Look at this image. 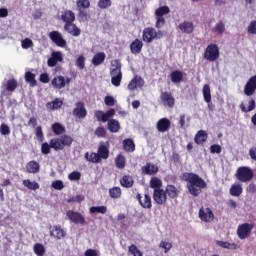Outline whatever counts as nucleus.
I'll return each instance as SVG.
<instances>
[{"label": "nucleus", "instance_id": "nucleus-8", "mask_svg": "<svg viewBox=\"0 0 256 256\" xmlns=\"http://www.w3.org/2000/svg\"><path fill=\"white\" fill-rule=\"evenodd\" d=\"M49 38L57 47L65 48L67 47V40L63 38V34L59 31H52L49 33Z\"/></svg>", "mask_w": 256, "mask_h": 256}, {"label": "nucleus", "instance_id": "nucleus-36", "mask_svg": "<svg viewBox=\"0 0 256 256\" xmlns=\"http://www.w3.org/2000/svg\"><path fill=\"white\" fill-rule=\"evenodd\" d=\"M134 183L135 181L133 180V177L129 175H124L120 180V185H122V187H125L126 189H131Z\"/></svg>", "mask_w": 256, "mask_h": 256}, {"label": "nucleus", "instance_id": "nucleus-29", "mask_svg": "<svg viewBox=\"0 0 256 256\" xmlns=\"http://www.w3.org/2000/svg\"><path fill=\"white\" fill-rule=\"evenodd\" d=\"M41 171V165L35 160H31L26 164V173H39Z\"/></svg>", "mask_w": 256, "mask_h": 256}, {"label": "nucleus", "instance_id": "nucleus-52", "mask_svg": "<svg viewBox=\"0 0 256 256\" xmlns=\"http://www.w3.org/2000/svg\"><path fill=\"white\" fill-rule=\"evenodd\" d=\"M90 213H101L105 215L107 213V206H92L90 208Z\"/></svg>", "mask_w": 256, "mask_h": 256}, {"label": "nucleus", "instance_id": "nucleus-12", "mask_svg": "<svg viewBox=\"0 0 256 256\" xmlns=\"http://www.w3.org/2000/svg\"><path fill=\"white\" fill-rule=\"evenodd\" d=\"M94 115H95L97 121L102 122V123H107V121H109V119H111V117L115 116V109L111 108L107 112L97 110Z\"/></svg>", "mask_w": 256, "mask_h": 256}, {"label": "nucleus", "instance_id": "nucleus-10", "mask_svg": "<svg viewBox=\"0 0 256 256\" xmlns=\"http://www.w3.org/2000/svg\"><path fill=\"white\" fill-rule=\"evenodd\" d=\"M253 224L244 223L238 226L237 235L239 239H247L249 235H251V231H253Z\"/></svg>", "mask_w": 256, "mask_h": 256}, {"label": "nucleus", "instance_id": "nucleus-32", "mask_svg": "<svg viewBox=\"0 0 256 256\" xmlns=\"http://www.w3.org/2000/svg\"><path fill=\"white\" fill-rule=\"evenodd\" d=\"M208 139V134L205 130H199L194 136V142L197 145H203Z\"/></svg>", "mask_w": 256, "mask_h": 256}, {"label": "nucleus", "instance_id": "nucleus-46", "mask_svg": "<svg viewBox=\"0 0 256 256\" xmlns=\"http://www.w3.org/2000/svg\"><path fill=\"white\" fill-rule=\"evenodd\" d=\"M52 131L55 135H63L65 133V127L61 123L56 122L52 125Z\"/></svg>", "mask_w": 256, "mask_h": 256}, {"label": "nucleus", "instance_id": "nucleus-56", "mask_svg": "<svg viewBox=\"0 0 256 256\" xmlns=\"http://www.w3.org/2000/svg\"><path fill=\"white\" fill-rule=\"evenodd\" d=\"M111 83L114 87H119L121 85V81L123 79V74H119L117 76H111Z\"/></svg>", "mask_w": 256, "mask_h": 256}, {"label": "nucleus", "instance_id": "nucleus-43", "mask_svg": "<svg viewBox=\"0 0 256 256\" xmlns=\"http://www.w3.org/2000/svg\"><path fill=\"white\" fill-rule=\"evenodd\" d=\"M121 187H113L109 189V196L111 197V199H121Z\"/></svg>", "mask_w": 256, "mask_h": 256}, {"label": "nucleus", "instance_id": "nucleus-5", "mask_svg": "<svg viewBox=\"0 0 256 256\" xmlns=\"http://www.w3.org/2000/svg\"><path fill=\"white\" fill-rule=\"evenodd\" d=\"M219 57V46L217 44H209L204 51V59L210 63H214Z\"/></svg>", "mask_w": 256, "mask_h": 256}, {"label": "nucleus", "instance_id": "nucleus-50", "mask_svg": "<svg viewBox=\"0 0 256 256\" xmlns=\"http://www.w3.org/2000/svg\"><path fill=\"white\" fill-rule=\"evenodd\" d=\"M117 169H125V156L119 154L115 159Z\"/></svg>", "mask_w": 256, "mask_h": 256}, {"label": "nucleus", "instance_id": "nucleus-26", "mask_svg": "<svg viewBox=\"0 0 256 256\" xmlns=\"http://www.w3.org/2000/svg\"><path fill=\"white\" fill-rule=\"evenodd\" d=\"M61 21L68 25L69 23H75V12L72 10H65L61 14Z\"/></svg>", "mask_w": 256, "mask_h": 256}, {"label": "nucleus", "instance_id": "nucleus-60", "mask_svg": "<svg viewBox=\"0 0 256 256\" xmlns=\"http://www.w3.org/2000/svg\"><path fill=\"white\" fill-rule=\"evenodd\" d=\"M70 181H79L81 179V172L73 171L68 175Z\"/></svg>", "mask_w": 256, "mask_h": 256}, {"label": "nucleus", "instance_id": "nucleus-25", "mask_svg": "<svg viewBox=\"0 0 256 256\" xmlns=\"http://www.w3.org/2000/svg\"><path fill=\"white\" fill-rule=\"evenodd\" d=\"M145 85V80L141 76H134V78L129 82L128 89L129 91H135L137 87H143Z\"/></svg>", "mask_w": 256, "mask_h": 256}, {"label": "nucleus", "instance_id": "nucleus-57", "mask_svg": "<svg viewBox=\"0 0 256 256\" xmlns=\"http://www.w3.org/2000/svg\"><path fill=\"white\" fill-rule=\"evenodd\" d=\"M33 40L30 38H25L24 40L21 41V47L22 49H31L33 47Z\"/></svg>", "mask_w": 256, "mask_h": 256}, {"label": "nucleus", "instance_id": "nucleus-37", "mask_svg": "<svg viewBox=\"0 0 256 256\" xmlns=\"http://www.w3.org/2000/svg\"><path fill=\"white\" fill-rule=\"evenodd\" d=\"M243 193V186L241 184H233L230 187V195H232V197H241Z\"/></svg>", "mask_w": 256, "mask_h": 256}, {"label": "nucleus", "instance_id": "nucleus-55", "mask_svg": "<svg viewBox=\"0 0 256 256\" xmlns=\"http://www.w3.org/2000/svg\"><path fill=\"white\" fill-rule=\"evenodd\" d=\"M214 31L219 35H223L225 33V24L223 23V21H220L215 25Z\"/></svg>", "mask_w": 256, "mask_h": 256}, {"label": "nucleus", "instance_id": "nucleus-35", "mask_svg": "<svg viewBox=\"0 0 256 256\" xmlns=\"http://www.w3.org/2000/svg\"><path fill=\"white\" fill-rule=\"evenodd\" d=\"M121 129V124H119V121L115 119H110L108 121V130L110 133H119V130Z\"/></svg>", "mask_w": 256, "mask_h": 256}, {"label": "nucleus", "instance_id": "nucleus-28", "mask_svg": "<svg viewBox=\"0 0 256 256\" xmlns=\"http://www.w3.org/2000/svg\"><path fill=\"white\" fill-rule=\"evenodd\" d=\"M51 85L52 87H54V89H64V87L66 86L65 76H55L52 79Z\"/></svg>", "mask_w": 256, "mask_h": 256}, {"label": "nucleus", "instance_id": "nucleus-7", "mask_svg": "<svg viewBox=\"0 0 256 256\" xmlns=\"http://www.w3.org/2000/svg\"><path fill=\"white\" fill-rule=\"evenodd\" d=\"M159 33H161V31L157 32V30L153 27H146L142 31V40L144 43H153L155 39L161 38L159 37Z\"/></svg>", "mask_w": 256, "mask_h": 256}, {"label": "nucleus", "instance_id": "nucleus-54", "mask_svg": "<svg viewBox=\"0 0 256 256\" xmlns=\"http://www.w3.org/2000/svg\"><path fill=\"white\" fill-rule=\"evenodd\" d=\"M85 56L80 55L78 56V58L76 59L75 65L76 67H78V69H80V71H83V69H85Z\"/></svg>", "mask_w": 256, "mask_h": 256}, {"label": "nucleus", "instance_id": "nucleus-6", "mask_svg": "<svg viewBox=\"0 0 256 256\" xmlns=\"http://www.w3.org/2000/svg\"><path fill=\"white\" fill-rule=\"evenodd\" d=\"M236 178L238 181H241V183H247V181L253 179V170L245 166L239 167L236 171Z\"/></svg>", "mask_w": 256, "mask_h": 256}, {"label": "nucleus", "instance_id": "nucleus-30", "mask_svg": "<svg viewBox=\"0 0 256 256\" xmlns=\"http://www.w3.org/2000/svg\"><path fill=\"white\" fill-rule=\"evenodd\" d=\"M165 192L170 199H177L180 193L179 189H177L173 184H168L165 188Z\"/></svg>", "mask_w": 256, "mask_h": 256}, {"label": "nucleus", "instance_id": "nucleus-44", "mask_svg": "<svg viewBox=\"0 0 256 256\" xmlns=\"http://www.w3.org/2000/svg\"><path fill=\"white\" fill-rule=\"evenodd\" d=\"M150 187L154 191H156V189H162L161 187H163V181L157 177H152L150 180Z\"/></svg>", "mask_w": 256, "mask_h": 256}, {"label": "nucleus", "instance_id": "nucleus-23", "mask_svg": "<svg viewBox=\"0 0 256 256\" xmlns=\"http://www.w3.org/2000/svg\"><path fill=\"white\" fill-rule=\"evenodd\" d=\"M141 51H143V41L136 38L132 43H130V53H132V55H139Z\"/></svg>", "mask_w": 256, "mask_h": 256}, {"label": "nucleus", "instance_id": "nucleus-40", "mask_svg": "<svg viewBox=\"0 0 256 256\" xmlns=\"http://www.w3.org/2000/svg\"><path fill=\"white\" fill-rule=\"evenodd\" d=\"M46 107L52 111H55V109H61V107H63V101H61L59 98H56L52 102H48Z\"/></svg>", "mask_w": 256, "mask_h": 256}, {"label": "nucleus", "instance_id": "nucleus-2", "mask_svg": "<svg viewBox=\"0 0 256 256\" xmlns=\"http://www.w3.org/2000/svg\"><path fill=\"white\" fill-rule=\"evenodd\" d=\"M88 163H101L102 159H109V142H100L98 152H86L84 155Z\"/></svg>", "mask_w": 256, "mask_h": 256}, {"label": "nucleus", "instance_id": "nucleus-21", "mask_svg": "<svg viewBox=\"0 0 256 256\" xmlns=\"http://www.w3.org/2000/svg\"><path fill=\"white\" fill-rule=\"evenodd\" d=\"M62 61H63V53H61V51L52 52L51 57L47 61V64H48V67H55L57 63H61Z\"/></svg>", "mask_w": 256, "mask_h": 256}, {"label": "nucleus", "instance_id": "nucleus-38", "mask_svg": "<svg viewBox=\"0 0 256 256\" xmlns=\"http://www.w3.org/2000/svg\"><path fill=\"white\" fill-rule=\"evenodd\" d=\"M202 93H203L204 101L208 103V107L209 109H211V105L209 104L211 103V87L208 84L204 85Z\"/></svg>", "mask_w": 256, "mask_h": 256}, {"label": "nucleus", "instance_id": "nucleus-47", "mask_svg": "<svg viewBox=\"0 0 256 256\" xmlns=\"http://www.w3.org/2000/svg\"><path fill=\"white\" fill-rule=\"evenodd\" d=\"M33 251L37 256H44L45 255V246L41 243L34 244Z\"/></svg>", "mask_w": 256, "mask_h": 256}, {"label": "nucleus", "instance_id": "nucleus-31", "mask_svg": "<svg viewBox=\"0 0 256 256\" xmlns=\"http://www.w3.org/2000/svg\"><path fill=\"white\" fill-rule=\"evenodd\" d=\"M106 58L107 55L105 52H98L92 58V65H94V67H99V65H103V63H105Z\"/></svg>", "mask_w": 256, "mask_h": 256}, {"label": "nucleus", "instance_id": "nucleus-39", "mask_svg": "<svg viewBox=\"0 0 256 256\" xmlns=\"http://www.w3.org/2000/svg\"><path fill=\"white\" fill-rule=\"evenodd\" d=\"M172 83H181L183 81V72L181 70H174L170 74Z\"/></svg>", "mask_w": 256, "mask_h": 256}, {"label": "nucleus", "instance_id": "nucleus-11", "mask_svg": "<svg viewBox=\"0 0 256 256\" xmlns=\"http://www.w3.org/2000/svg\"><path fill=\"white\" fill-rule=\"evenodd\" d=\"M66 216L68 217L69 221H71V223H75V225H85L86 223L85 217L79 212L69 210L67 211Z\"/></svg>", "mask_w": 256, "mask_h": 256}, {"label": "nucleus", "instance_id": "nucleus-17", "mask_svg": "<svg viewBox=\"0 0 256 256\" xmlns=\"http://www.w3.org/2000/svg\"><path fill=\"white\" fill-rule=\"evenodd\" d=\"M256 91V75L252 76L244 87V93L247 97H251Z\"/></svg>", "mask_w": 256, "mask_h": 256}, {"label": "nucleus", "instance_id": "nucleus-49", "mask_svg": "<svg viewBox=\"0 0 256 256\" xmlns=\"http://www.w3.org/2000/svg\"><path fill=\"white\" fill-rule=\"evenodd\" d=\"M128 253L129 255L133 256H143V252H141V250H139V248L135 244H131L128 247Z\"/></svg>", "mask_w": 256, "mask_h": 256}, {"label": "nucleus", "instance_id": "nucleus-62", "mask_svg": "<svg viewBox=\"0 0 256 256\" xmlns=\"http://www.w3.org/2000/svg\"><path fill=\"white\" fill-rule=\"evenodd\" d=\"M247 31L250 35H256V20L250 22L247 27Z\"/></svg>", "mask_w": 256, "mask_h": 256}, {"label": "nucleus", "instance_id": "nucleus-14", "mask_svg": "<svg viewBox=\"0 0 256 256\" xmlns=\"http://www.w3.org/2000/svg\"><path fill=\"white\" fill-rule=\"evenodd\" d=\"M160 100L163 105L169 107L170 109H173V107H175V97H173V94L171 92H161Z\"/></svg>", "mask_w": 256, "mask_h": 256}, {"label": "nucleus", "instance_id": "nucleus-4", "mask_svg": "<svg viewBox=\"0 0 256 256\" xmlns=\"http://www.w3.org/2000/svg\"><path fill=\"white\" fill-rule=\"evenodd\" d=\"M169 13H171V9L169 8V6H160L155 10V27L158 29V31L159 29H163V27H165V15H169Z\"/></svg>", "mask_w": 256, "mask_h": 256}, {"label": "nucleus", "instance_id": "nucleus-61", "mask_svg": "<svg viewBox=\"0 0 256 256\" xmlns=\"http://www.w3.org/2000/svg\"><path fill=\"white\" fill-rule=\"evenodd\" d=\"M35 135L39 141V143H43L44 141V136H43V129L41 128V126H37L36 130H35Z\"/></svg>", "mask_w": 256, "mask_h": 256}, {"label": "nucleus", "instance_id": "nucleus-51", "mask_svg": "<svg viewBox=\"0 0 256 256\" xmlns=\"http://www.w3.org/2000/svg\"><path fill=\"white\" fill-rule=\"evenodd\" d=\"M17 85H18L17 80L10 79L6 83V90L9 91L10 93H13V91L17 89Z\"/></svg>", "mask_w": 256, "mask_h": 256}, {"label": "nucleus", "instance_id": "nucleus-18", "mask_svg": "<svg viewBox=\"0 0 256 256\" xmlns=\"http://www.w3.org/2000/svg\"><path fill=\"white\" fill-rule=\"evenodd\" d=\"M156 129L159 133H166L171 129V120L169 118H161L156 124Z\"/></svg>", "mask_w": 256, "mask_h": 256}, {"label": "nucleus", "instance_id": "nucleus-64", "mask_svg": "<svg viewBox=\"0 0 256 256\" xmlns=\"http://www.w3.org/2000/svg\"><path fill=\"white\" fill-rule=\"evenodd\" d=\"M0 133L1 135H10L11 129L7 124H1L0 126Z\"/></svg>", "mask_w": 256, "mask_h": 256}, {"label": "nucleus", "instance_id": "nucleus-24", "mask_svg": "<svg viewBox=\"0 0 256 256\" xmlns=\"http://www.w3.org/2000/svg\"><path fill=\"white\" fill-rule=\"evenodd\" d=\"M136 199L139 202V205L143 207V209H151L153 207V204L151 202V196H149L148 194H145L144 200H142L141 194L138 193L136 195Z\"/></svg>", "mask_w": 256, "mask_h": 256}, {"label": "nucleus", "instance_id": "nucleus-53", "mask_svg": "<svg viewBox=\"0 0 256 256\" xmlns=\"http://www.w3.org/2000/svg\"><path fill=\"white\" fill-rule=\"evenodd\" d=\"M94 135L98 137L99 139H103V137H106L107 135V130L103 126H99L96 128Z\"/></svg>", "mask_w": 256, "mask_h": 256}, {"label": "nucleus", "instance_id": "nucleus-22", "mask_svg": "<svg viewBox=\"0 0 256 256\" xmlns=\"http://www.w3.org/2000/svg\"><path fill=\"white\" fill-rule=\"evenodd\" d=\"M141 171L143 175H157L159 173V167L148 162L145 166L141 167Z\"/></svg>", "mask_w": 256, "mask_h": 256}, {"label": "nucleus", "instance_id": "nucleus-13", "mask_svg": "<svg viewBox=\"0 0 256 256\" xmlns=\"http://www.w3.org/2000/svg\"><path fill=\"white\" fill-rule=\"evenodd\" d=\"M153 199L157 205H165L167 203V192L163 188L153 191Z\"/></svg>", "mask_w": 256, "mask_h": 256}, {"label": "nucleus", "instance_id": "nucleus-45", "mask_svg": "<svg viewBox=\"0 0 256 256\" xmlns=\"http://www.w3.org/2000/svg\"><path fill=\"white\" fill-rule=\"evenodd\" d=\"M216 245H218V247H221L222 249H232V250L237 249V244L229 243L221 240H217Z\"/></svg>", "mask_w": 256, "mask_h": 256}, {"label": "nucleus", "instance_id": "nucleus-34", "mask_svg": "<svg viewBox=\"0 0 256 256\" xmlns=\"http://www.w3.org/2000/svg\"><path fill=\"white\" fill-rule=\"evenodd\" d=\"M110 75L111 77L123 75V72H121V62H119V60H115L114 64H112V68L110 69Z\"/></svg>", "mask_w": 256, "mask_h": 256}, {"label": "nucleus", "instance_id": "nucleus-41", "mask_svg": "<svg viewBox=\"0 0 256 256\" xmlns=\"http://www.w3.org/2000/svg\"><path fill=\"white\" fill-rule=\"evenodd\" d=\"M25 81L30 84V87H37V80L33 72H25Z\"/></svg>", "mask_w": 256, "mask_h": 256}, {"label": "nucleus", "instance_id": "nucleus-58", "mask_svg": "<svg viewBox=\"0 0 256 256\" xmlns=\"http://www.w3.org/2000/svg\"><path fill=\"white\" fill-rule=\"evenodd\" d=\"M41 153L43 155H49V153H51V144L44 142L41 145Z\"/></svg>", "mask_w": 256, "mask_h": 256}, {"label": "nucleus", "instance_id": "nucleus-9", "mask_svg": "<svg viewBox=\"0 0 256 256\" xmlns=\"http://www.w3.org/2000/svg\"><path fill=\"white\" fill-rule=\"evenodd\" d=\"M199 219L203 221L204 223H212L215 219V214L213 213V210L211 208H200L199 212Z\"/></svg>", "mask_w": 256, "mask_h": 256}, {"label": "nucleus", "instance_id": "nucleus-15", "mask_svg": "<svg viewBox=\"0 0 256 256\" xmlns=\"http://www.w3.org/2000/svg\"><path fill=\"white\" fill-rule=\"evenodd\" d=\"M49 231H50V237H54V239L61 240V239H65V237L67 236V233L65 232V230L61 228V226L59 225L50 226Z\"/></svg>", "mask_w": 256, "mask_h": 256}, {"label": "nucleus", "instance_id": "nucleus-20", "mask_svg": "<svg viewBox=\"0 0 256 256\" xmlns=\"http://www.w3.org/2000/svg\"><path fill=\"white\" fill-rule=\"evenodd\" d=\"M76 6L79 11V17H81V19H85L87 14H85L83 9H89L91 7V2L89 0H77Z\"/></svg>", "mask_w": 256, "mask_h": 256}, {"label": "nucleus", "instance_id": "nucleus-33", "mask_svg": "<svg viewBox=\"0 0 256 256\" xmlns=\"http://www.w3.org/2000/svg\"><path fill=\"white\" fill-rule=\"evenodd\" d=\"M122 145L126 153H133L135 151V142L131 138L124 139Z\"/></svg>", "mask_w": 256, "mask_h": 256}, {"label": "nucleus", "instance_id": "nucleus-59", "mask_svg": "<svg viewBox=\"0 0 256 256\" xmlns=\"http://www.w3.org/2000/svg\"><path fill=\"white\" fill-rule=\"evenodd\" d=\"M111 0H99L98 1V7L100 9H109V7H111Z\"/></svg>", "mask_w": 256, "mask_h": 256}, {"label": "nucleus", "instance_id": "nucleus-19", "mask_svg": "<svg viewBox=\"0 0 256 256\" xmlns=\"http://www.w3.org/2000/svg\"><path fill=\"white\" fill-rule=\"evenodd\" d=\"M64 31L72 37H79V35H81V29L77 27V24H74V22L64 24Z\"/></svg>", "mask_w": 256, "mask_h": 256}, {"label": "nucleus", "instance_id": "nucleus-27", "mask_svg": "<svg viewBox=\"0 0 256 256\" xmlns=\"http://www.w3.org/2000/svg\"><path fill=\"white\" fill-rule=\"evenodd\" d=\"M178 28L182 33H186V35H191L193 31H195V26L193 25V22L184 21L183 23H180Z\"/></svg>", "mask_w": 256, "mask_h": 256}, {"label": "nucleus", "instance_id": "nucleus-48", "mask_svg": "<svg viewBox=\"0 0 256 256\" xmlns=\"http://www.w3.org/2000/svg\"><path fill=\"white\" fill-rule=\"evenodd\" d=\"M240 109L243 113H249L251 111H253L255 109V100H250L249 101V106L248 107H245V104L244 103H241L240 104Z\"/></svg>", "mask_w": 256, "mask_h": 256}, {"label": "nucleus", "instance_id": "nucleus-63", "mask_svg": "<svg viewBox=\"0 0 256 256\" xmlns=\"http://www.w3.org/2000/svg\"><path fill=\"white\" fill-rule=\"evenodd\" d=\"M104 103L107 107H113L115 106V98L113 96H106L104 98Z\"/></svg>", "mask_w": 256, "mask_h": 256}, {"label": "nucleus", "instance_id": "nucleus-16", "mask_svg": "<svg viewBox=\"0 0 256 256\" xmlns=\"http://www.w3.org/2000/svg\"><path fill=\"white\" fill-rule=\"evenodd\" d=\"M74 117H78V119H85L87 117V109H85L84 102H77L76 107L73 110Z\"/></svg>", "mask_w": 256, "mask_h": 256}, {"label": "nucleus", "instance_id": "nucleus-1", "mask_svg": "<svg viewBox=\"0 0 256 256\" xmlns=\"http://www.w3.org/2000/svg\"><path fill=\"white\" fill-rule=\"evenodd\" d=\"M182 178L188 183L187 189L193 197H199V195H201V189L207 187V182L193 172L183 173Z\"/></svg>", "mask_w": 256, "mask_h": 256}, {"label": "nucleus", "instance_id": "nucleus-42", "mask_svg": "<svg viewBox=\"0 0 256 256\" xmlns=\"http://www.w3.org/2000/svg\"><path fill=\"white\" fill-rule=\"evenodd\" d=\"M23 185L24 187H27V189H29L30 191H37V189H39V183H37L36 181H31L29 179L23 180Z\"/></svg>", "mask_w": 256, "mask_h": 256}, {"label": "nucleus", "instance_id": "nucleus-3", "mask_svg": "<svg viewBox=\"0 0 256 256\" xmlns=\"http://www.w3.org/2000/svg\"><path fill=\"white\" fill-rule=\"evenodd\" d=\"M71 145H73V138L69 135H62L50 140L51 149L55 151H63L65 147H71Z\"/></svg>", "mask_w": 256, "mask_h": 256}]
</instances>
